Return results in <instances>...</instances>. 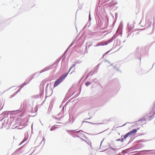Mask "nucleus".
<instances>
[{"instance_id":"1","label":"nucleus","mask_w":155,"mask_h":155,"mask_svg":"<svg viewBox=\"0 0 155 155\" xmlns=\"http://www.w3.org/2000/svg\"><path fill=\"white\" fill-rule=\"evenodd\" d=\"M155 112H154L153 111L152 113L151 112L150 114L149 115H146L143 117V118L140 119L139 120L136 121L137 123L140 122L142 123L143 121H145L146 120H150L153 118Z\"/></svg>"},{"instance_id":"2","label":"nucleus","mask_w":155,"mask_h":155,"mask_svg":"<svg viewBox=\"0 0 155 155\" xmlns=\"http://www.w3.org/2000/svg\"><path fill=\"white\" fill-rule=\"evenodd\" d=\"M46 81L45 80L43 81L40 85V94L41 95H42L44 92V86L45 84L46 83Z\"/></svg>"},{"instance_id":"3","label":"nucleus","mask_w":155,"mask_h":155,"mask_svg":"<svg viewBox=\"0 0 155 155\" xmlns=\"http://www.w3.org/2000/svg\"><path fill=\"white\" fill-rule=\"evenodd\" d=\"M64 80V79H63L61 76H60V77L55 81L53 86L54 88L60 84Z\"/></svg>"},{"instance_id":"4","label":"nucleus","mask_w":155,"mask_h":155,"mask_svg":"<svg viewBox=\"0 0 155 155\" xmlns=\"http://www.w3.org/2000/svg\"><path fill=\"white\" fill-rule=\"evenodd\" d=\"M62 59V57H61L59 58H58L57 59L55 62L53 64H52L50 65V66H47V68H49V70L53 68H54V65L55 64H56V66H57L58 64L59 61H60L61 59Z\"/></svg>"},{"instance_id":"5","label":"nucleus","mask_w":155,"mask_h":155,"mask_svg":"<svg viewBox=\"0 0 155 155\" xmlns=\"http://www.w3.org/2000/svg\"><path fill=\"white\" fill-rule=\"evenodd\" d=\"M49 70V68H48L47 67H46L44 69L41 70L40 72H38L37 73H36L34 75H35V77H37L38 76H39L41 73L45 71H47L48 70Z\"/></svg>"},{"instance_id":"6","label":"nucleus","mask_w":155,"mask_h":155,"mask_svg":"<svg viewBox=\"0 0 155 155\" xmlns=\"http://www.w3.org/2000/svg\"><path fill=\"white\" fill-rule=\"evenodd\" d=\"M67 132L70 135L72 136L73 137L75 138V136H74V133L75 131V130H67Z\"/></svg>"},{"instance_id":"7","label":"nucleus","mask_w":155,"mask_h":155,"mask_svg":"<svg viewBox=\"0 0 155 155\" xmlns=\"http://www.w3.org/2000/svg\"><path fill=\"white\" fill-rule=\"evenodd\" d=\"M137 133V130L136 129H134L129 132H128L130 137H131L132 136L134 135L135 134Z\"/></svg>"},{"instance_id":"8","label":"nucleus","mask_w":155,"mask_h":155,"mask_svg":"<svg viewBox=\"0 0 155 155\" xmlns=\"http://www.w3.org/2000/svg\"><path fill=\"white\" fill-rule=\"evenodd\" d=\"M29 82V81H28L27 79L26 80L23 84L19 86V87H21V88H22L28 84Z\"/></svg>"},{"instance_id":"9","label":"nucleus","mask_w":155,"mask_h":155,"mask_svg":"<svg viewBox=\"0 0 155 155\" xmlns=\"http://www.w3.org/2000/svg\"><path fill=\"white\" fill-rule=\"evenodd\" d=\"M2 115H4V116H5V117H4L2 120H3V119H4L5 117H8V112L7 111H4V112H3L2 114Z\"/></svg>"},{"instance_id":"10","label":"nucleus","mask_w":155,"mask_h":155,"mask_svg":"<svg viewBox=\"0 0 155 155\" xmlns=\"http://www.w3.org/2000/svg\"><path fill=\"white\" fill-rule=\"evenodd\" d=\"M91 14H90V11L89 12V18H88V21L87 22V24H89L88 26V27H89L90 26V25L91 24Z\"/></svg>"},{"instance_id":"11","label":"nucleus","mask_w":155,"mask_h":155,"mask_svg":"<svg viewBox=\"0 0 155 155\" xmlns=\"http://www.w3.org/2000/svg\"><path fill=\"white\" fill-rule=\"evenodd\" d=\"M129 136H130L128 133L124 135H121V137L123 138L124 140L126 139Z\"/></svg>"},{"instance_id":"12","label":"nucleus","mask_w":155,"mask_h":155,"mask_svg":"<svg viewBox=\"0 0 155 155\" xmlns=\"http://www.w3.org/2000/svg\"><path fill=\"white\" fill-rule=\"evenodd\" d=\"M135 149H136L133 148V147H131L125 150L124 151H125L126 152H128Z\"/></svg>"},{"instance_id":"13","label":"nucleus","mask_w":155,"mask_h":155,"mask_svg":"<svg viewBox=\"0 0 155 155\" xmlns=\"http://www.w3.org/2000/svg\"><path fill=\"white\" fill-rule=\"evenodd\" d=\"M89 123V124H103V123H100V124L94 123L91 122H89V121H83L82 122V123Z\"/></svg>"},{"instance_id":"14","label":"nucleus","mask_w":155,"mask_h":155,"mask_svg":"<svg viewBox=\"0 0 155 155\" xmlns=\"http://www.w3.org/2000/svg\"><path fill=\"white\" fill-rule=\"evenodd\" d=\"M57 125H55L54 126H52L51 128L50 129V130L51 131H53L55 130L57 127H56V126H57Z\"/></svg>"},{"instance_id":"15","label":"nucleus","mask_w":155,"mask_h":155,"mask_svg":"<svg viewBox=\"0 0 155 155\" xmlns=\"http://www.w3.org/2000/svg\"><path fill=\"white\" fill-rule=\"evenodd\" d=\"M69 72H68L66 73H65L62 76H61L62 78L63 79H64L65 78L67 77V76Z\"/></svg>"},{"instance_id":"16","label":"nucleus","mask_w":155,"mask_h":155,"mask_svg":"<svg viewBox=\"0 0 155 155\" xmlns=\"http://www.w3.org/2000/svg\"><path fill=\"white\" fill-rule=\"evenodd\" d=\"M133 24H132L131 25H130L129 23H128L127 24V26L128 27H129L130 29H132L134 27V25H133Z\"/></svg>"},{"instance_id":"17","label":"nucleus","mask_w":155,"mask_h":155,"mask_svg":"<svg viewBox=\"0 0 155 155\" xmlns=\"http://www.w3.org/2000/svg\"><path fill=\"white\" fill-rule=\"evenodd\" d=\"M151 140V139L148 140H145L144 139H141V140H139V141L140 142H144L149 141Z\"/></svg>"},{"instance_id":"18","label":"nucleus","mask_w":155,"mask_h":155,"mask_svg":"<svg viewBox=\"0 0 155 155\" xmlns=\"http://www.w3.org/2000/svg\"><path fill=\"white\" fill-rule=\"evenodd\" d=\"M92 83L91 82L87 81L85 83V84L86 86H88Z\"/></svg>"},{"instance_id":"19","label":"nucleus","mask_w":155,"mask_h":155,"mask_svg":"<svg viewBox=\"0 0 155 155\" xmlns=\"http://www.w3.org/2000/svg\"><path fill=\"white\" fill-rule=\"evenodd\" d=\"M93 71H90L87 75L85 78L84 79V81H85L88 78L89 76L90 75V73L92 72Z\"/></svg>"},{"instance_id":"20","label":"nucleus","mask_w":155,"mask_h":155,"mask_svg":"<svg viewBox=\"0 0 155 155\" xmlns=\"http://www.w3.org/2000/svg\"><path fill=\"white\" fill-rule=\"evenodd\" d=\"M118 35L116 33L114 34L112 38H111L113 40L115 39L117 36Z\"/></svg>"},{"instance_id":"21","label":"nucleus","mask_w":155,"mask_h":155,"mask_svg":"<svg viewBox=\"0 0 155 155\" xmlns=\"http://www.w3.org/2000/svg\"><path fill=\"white\" fill-rule=\"evenodd\" d=\"M49 84H47L46 85L45 88V91L46 94H48V87L49 86Z\"/></svg>"},{"instance_id":"22","label":"nucleus","mask_w":155,"mask_h":155,"mask_svg":"<svg viewBox=\"0 0 155 155\" xmlns=\"http://www.w3.org/2000/svg\"><path fill=\"white\" fill-rule=\"evenodd\" d=\"M114 40L111 38H110V39H108L107 41V43L106 45H107V44H109V43H111V42H112Z\"/></svg>"},{"instance_id":"23","label":"nucleus","mask_w":155,"mask_h":155,"mask_svg":"<svg viewBox=\"0 0 155 155\" xmlns=\"http://www.w3.org/2000/svg\"><path fill=\"white\" fill-rule=\"evenodd\" d=\"M28 121V120L27 118H25L24 120H22V122H24V123H27Z\"/></svg>"},{"instance_id":"24","label":"nucleus","mask_w":155,"mask_h":155,"mask_svg":"<svg viewBox=\"0 0 155 155\" xmlns=\"http://www.w3.org/2000/svg\"><path fill=\"white\" fill-rule=\"evenodd\" d=\"M115 18L114 20V21L115 22L117 19V18L118 17V13L117 12H116L115 14Z\"/></svg>"},{"instance_id":"25","label":"nucleus","mask_w":155,"mask_h":155,"mask_svg":"<svg viewBox=\"0 0 155 155\" xmlns=\"http://www.w3.org/2000/svg\"><path fill=\"white\" fill-rule=\"evenodd\" d=\"M67 55V54L66 52H64L63 54L62 55V56L61 57H62V58H66V56Z\"/></svg>"},{"instance_id":"26","label":"nucleus","mask_w":155,"mask_h":155,"mask_svg":"<svg viewBox=\"0 0 155 155\" xmlns=\"http://www.w3.org/2000/svg\"><path fill=\"white\" fill-rule=\"evenodd\" d=\"M142 151L149 152H150V151H155V150H143Z\"/></svg>"},{"instance_id":"27","label":"nucleus","mask_w":155,"mask_h":155,"mask_svg":"<svg viewBox=\"0 0 155 155\" xmlns=\"http://www.w3.org/2000/svg\"><path fill=\"white\" fill-rule=\"evenodd\" d=\"M74 41H73L71 43L69 46V48H70L71 46H72L74 43Z\"/></svg>"},{"instance_id":"28","label":"nucleus","mask_w":155,"mask_h":155,"mask_svg":"<svg viewBox=\"0 0 155 155\" xmlns=\"http://www.w3.org/2000/svg\"><path fill=\"white\" fill-rule=\"evenodd\" d=\"M76 64H77V62H76L75 63L71 65V67L70 69H72L74 67H75L76 66Z\"/></svg>"},{"instance_id":"29","label":"nucleus","mask_w":155,"mask_h":155,"mask_svg":"<svg viewBox=\"0 0 155 155\" xmlns=\"http://www.w3.org/2000/svg\"><path fill=\"white\" fill-rule=\"evenodd\" d=\"M24 146L21 147H20L18 149H17L16 150V152H18L20 150H21L22 149V148Z\"/></svg>"},{"instance_id":"30","label":"nucleus","mask_w":155,"mask_h":155,"mask_svg":"<svg viewBox=\"0 0 155 155\" xmlns=\"http://www.w3.org/2000/svg\"><path fill=\"white\" fill-rule=\"evenodd\" d=\"M80 92H81L80 91L78 93H77V94H75V95L74 97V98L77 97L79 96V95L80 94Z\"/></svg>"},{"instance_id":"31","label":"nucleus","mask_w":155,"mask_h":155,"mask_svg":"<svg viewBox=\"0 0 155 155\" xmlns=\"http://www.w3.org/2000/svg\"><path fill=\"white\" fill-rule=\"evenodd\" d=\"M17 93L15 92L13 94H12V95L11 96H10V97L11 98H12L13 97H14V96H15V95H16L17 94Z\"/></svg>"},{"instance_id":"32","label":"nucleus","mask_w":155,"mask_h":155,"mask_svg":"<svg viewBox=\"0 0 155 155\" xmlns=\"http://www.w3.org/2000/svg\"><path fill=\"white\" fill-rule=\"evenodd\" d=\"M45 137H43L42 141L41 142V143H42L43 141L44 142H43V145H44L45 143Z\"/></svg>"},{"instance_id":"33","label":"nucleus","mask_w":155,"mask_h":155,"mask_svg":"<svg viewBox=\"0 0 155 155\" xmlns=\"http://www.w3.org/2000/svg\"><path fill=\"white\" fill-rule=\"evenodd\" d=\"M108 144H109V147H110V149H111L113 150H114V151H115V150L117 149H114L112 147H111L110 146V143H108Z\"/></svg>"},{"instance_id":"34","label":"nucleus","mask_w":155,"mask_h":155,"mask_svg":"<svg viewBox=\"0 0 155 155\" xmlns=\"http://www.w3.org/2000/svg\"><path fill=\"white\" fill-rule=\"evenodd\" d=\"M35 75L34 74V75H33L31 77V78H29V79H28V81H29V82H30V81L31 80H32L34 78V76H35Z\"/></svg>"},{"instance_id":"35","label":"nucleus","mask_w":155,"mask_h":155,"mask_svg":"<svg viewBox=\"0 0 155 155\" xmlns=\"http://www.w3.org/2000/svg\"><path fill=\"white\" fill-rule=\"evenodd\" d=\"M132 31H130V32H128V35H127V38L130 35H131V33H132Z\"/></svg>"},{"instance_id":"36","label":"nucleus","mask_w":155,"mask_h":155,"mask_svg":"<svg viewBox=\"0 0 155 155\" xmlns=\"http://www.w3.org/2000/svg\"><path fill=\"white\" fill-rule=\"evenodd\" d=\"M97 69H95L94 71V72L92 73L91 74V76H92V75H93V74H94V73H95V72H97Z\"/></svg>"},{"instance_id":"37","label":"nucleus","mask_w":155,"mask_h":155,"mask_svg":"<svg viewBox=\"0 0 155 155\" xmlns=\"http://www.w3.org/2000/svg\"><path fill=\"white\" fill-rule=\"evenodd\" d=\"M53 117L57 120H59V121H60L61 120V118H58L54 116H53Z\"/></svg>"},{"instance_id":"38","label":"nucleus","mask_w":155,"mask_h":155,"mask_svg":"<svg viewBox=\"0 0 155 155\" xmlns=\"http://www.w3.org/2000/svg\"><path fill=\"white\" fill-rule=\"evenodd\" d=\"M20 87V88L18 89V90L16 92L17 93H18V92H20V91H21V90L22 88H21V87Z\"/></svg>"},{"instance_id":"39","label":"nucleus","mask_w":155,"mask_h":155,"mask_svg":"<svg viewBox=\"0 0 155 155\" xmlns=\"http://www.w3.org/2000/svg\"><path fill=\"white\" fill-rule=\"evenodd\" d=\"M133 140V139H132L131 138L129 140V142L128 143V144L130 143L131 142H132V141Z\"/></svg>"},{"instance_id":"40","label":"nucleus","mask_w":155,"mask_h":155,"mask_svg":"<svg viewBox=\"0 0 155 155\" xmlns=\"http://www.w3.org/2000/svg\"><path fill=\"white\" fill-rule=\"evenodd\" d=\"M81 131H82V130H78V131H76L75 130V133H76V134H78Z\"/></svg>"},{"instance_id":"41","label":"nucleus","mask_w":155,"mask_h":155,"mask_svg":"<svg viewBox=\"0 0 155 155\" xmlns=\"http://www.w3.org/2000/svg\"><path fill=\"white\" fill-rule=\"evenodd\" d=\"M135 124H134L135 125H137V124H141V123L139 122V123H137L136 122V121L135 122Z\"/></svg>"},{"instance_id":"42","label":"nucleus","mask_w":155,"mask_h":155,"mask_svg":"<svg viewBox=\"0 0 155 155\" xmlns=\"http://www.w3.org/2000/svg\"><path fill=\"white\" fill-rule=\"evenodd\" d=\"M117 71H119L120 73H121L122 71L120 70L118 68H116L115 69Z\"/></svg>"},{"instance_id":"43","label":"nucleus","mask_w":155,"mask_h":155,"mask_svg":"<svg viewBox=\"0 0 155 155\" xmlns=\"http://www.w3.org/2000/svg\"><path fill=\"white\" fill-rule=\"evenodd\" d=\"M49 90H50V91H51V94L50 95H51L53 93V89L52 88H49Z\"/></svg>"},{"instance_id":"44","label":"nucleus","mask_w":155,"mask_h":155,"mask_svg":"<svg viewBox=\"0 0 155 155\" xmlns=\"http://www.w3.org/2000/svg\"><path fill=\"white\" fill-rule=\"evenodd\" d=\"M24 142V141H22L19 144L18 146H20Z\"/></svg>"},{"instance_id":"45","label":"nucleus","mask_w":155,"mask_h":155,"mask_svg":"<svg viewBox=\"0 0 155 155\" xmlns=\"http://www.w3.org/2000/svg\"><path fill=\"white\" fill-rule=\"evenodd\" d=\"M124 140V139L123 138H121V140L120 141L121 142H123Z\"/></svg>"},{"instance_id":"46","label":"nucleus","mask_w":155,"mask_h":155,"mask_svg":"<svg viewBox=\"0 0 155 155\" xmlns=\"http://www.w3.org/2000/svg\"><path fill=\"white\" fill-rule=\"evenodd\" d=\"M111 50H109V51L106 52V53H105V54H106V55H107V54H108L110 51H111Z\"/></svg>"},{"instance_id":"47","label":"nucleus","mask_w":155,"mask_h":155,"mask_svg":"<svg viewBox=\"0 0 155 155\" xmlns=\"http://www.w3.org/2000/svg\"><path fill=\"white\" fill-rule=\"evenodd\" d=\"M65 58H63L62 60V62H63L64 61H65Z\"/></svg>"},{"instance_id":"48","label":"nucleus","mask_w":155,"mask_h":155,"mask_svg":"<svg viewBox=\"0 0 155 155\" xmlns=\"http://www.w3.org/2000/svg\"><path fill=\"white\" fill-rule=\"evenodd\" d=\"M4 121H5V122H3V123H2V127H1V128H3V126H4V124H5V120H4Z\"/></svg>"},{"instance_id":"49","label":"nucleus","mask_w":155,"mask_h":155,"mask_svg":"<svg viewBox=\"0 0 155 155\" xmlns=\"http://www.w3.org/2000/svg\"><path fill=\"white\" fill-rule=\"evenodd\" d=\"M121 140V138H118L116 140V141H120Z\"/></svg>"},{"instance_id":"50","label":"nucleus","mask_w":155,"mask_h":155,"mask_svg":"<svg viewBox=\"0 0 155 155\" xmlns=\"http://www.w3.org/2000/svg\"><path fill=\"white\" fill-rule=\"evenodd\" d=\"M99 64H98L96 67L95 68H97V69L99 67Z\"/></svg>"},{"instance_id":"51","label":"nucleus","mask_w":155,"mask_h":155,"mask_svg":"<svg viewBox=\"0 0 155 155\" xmlns=\"http://www.w3.org/2000/svg\"><path fill=\"white\" fill-rule=\"evenodd\" d=\"M87 25H88V24H87V23L86 25L85 26H84V28H83V30H84L85 29V28L87 27Z\"/></svg>"},{"instance_id":"52","label":"nucleus","mask_w":155,"mask_h":155,"mask_svg":"<svg viewBox=\"0 0 155 155\" xmlns=\"http://www.w3.org/2000/svg\"><path fill=\"white\" fill-rule=\"evenodd\" d=\"M104 140V138L102 140L101 142V144H100V146H101L102 143L103 142V141Z\"/></svg>"},{"instance_id":"53","label":"nucleus","mask_w":155,"mask_h":155,"mask_svg":"<svg viewBox=\"0 0 155 155\" xmlns=\"http://www.w3.org/2000/svg\"><path fill=\"white\" fill-rule=\"evenodd\" d=\"M27 140V139L26 138L24 139L22 141H24V142H25Z\"/></svg>"},{"instance_id":"54","label":"nucleus","mask_w":155,"mask_h":155,"mask_svg":"<svg viewBox=\"0 0 155 155\" xmlns=\"http://www.w3.org/2000/svg\"><path fill=\"white\" fill-rule=\"evenodd\" d=\"M92 117H90V118H85L84 120H89V119H90Z\"/></svg>"},{"instance_id":"55","label":"nucleus","mask_w":155,"mask_h":155,"mask_svg":"<svg viewBox=\"0 0 155 155\" xmlns=\"http://www.w3.org/2000/svg\"><path fill=\"white\" fill-rule=\"evenodd\" d=\"M8 121H9L8 120H8H7V121H6V122L5 123V124H8Z\"/></svg>"},{"instance_id":"56","label":"nucleus","mask_w":155,"mask_h":155,"mask_svg":"<svg viewBox=\"0 0 155 155\" xmlns=\"http://www.w3.org/2000/svg\"><path fill=\"white\" fill-rule=\"evenodd\" d=\"M74 136H75V137H79L78 136V135H77L76 134H74Z\"/></svg>"},{"instance_id":"57","label":"nucleus","mask_w":155,"mask_h":155,"mask_svg":"<svg viewBox=\"0 0 155 155\" xmlns=\"http://www.w3.org/2000/svg\"><path fill=\"white\" fill-rule=\"evenodd\" d=\"M106 61V62H107V63H108L109 64H110V62L108 60H106V61Z\"/></svg>"},{"instance_id":"58","label":"nucleus","mask_w":155,"mask_h":155,"mask_svg":"<svg viewBox=\"0 0 155 155\" xmlns=\"http://www.w3.org/2000/svg\"><path fill=\"white\" fill-rule=\"evenodd\" d=\"M128 123H125L124 124H123V125H122L121 127H123V126H125Z\"/></svg>"},{"instance_id":"59","label":"nucleus","mask_w":155,"mask_h":155,"mask_svg":"<svg viewBox=\"0 0 155 155\" xmlns=\"http://www.w3.org/2000/svg\"><path fill=\"white\" fill-rule=\"evenodd\" d=\"M113 68H114L116 69L117 67H116V66H113Z\"/></svg>"},{"instance_id":"60","label":"nucleus","mask_w":155,"mask_h":155,"mask_svg":"<svg viewBox=\"0 0 155 155\" xmlns=\"http://www.w3.org/2000/svg\"><path fill=\"white\" fill-rule=\"evenodd\" d=\"M21 110H20V109L16 110L17 111H19L20 112H21Z\"/></svg>"},{"instance_id":"61","label":"nucleus","mask_w":155,"mask_h":155,"mask_svg":"<svg viewBox=\"0 0 155 155\" xmlns=\"http://www.w3.org/2000/svg\"><path fill=\"white\" fill-rule=\"evenodd\" d=\"M140 127H137V129H136L137 130H137H139L140 128Z\"/></svg>"},{"instance_id":"62","label":"nucleus","mask_w":155,"mask_h":155,"mask_svg":"<svg viewBox=\"0 0 155 155\" xmlns=\"http://www.w3.org/2000/svg\"><path fill=\"white\" fill-rule=\"evenodd\" d=\"M68 51V50L67 49H66V50H65V51H64V52L67 53V52Z\"/></svg>"},{"instance_id":"63","label":"nucleus","mask_w":155,"mask_h":155,"mask_svg":"<svg viewBox=\"0 0 155 155\" xmlns=\"http://www.w3.org/2000/svg\"><path fill=\"white\" fill-rule=\"evenodd\" d=\"M10 87V88H9L8 89V90H7L6 91H5L4 92H4H5L6 91H7L8 90H9L10 88H12V87Z\"/></svg>"},{"instance_id":"64","label":"nucleus","mask_w":155,"mask_h":155,"mask_svg":"<svg viewBox=\"0 0 155 155\" xmlns=\"http://www.w3.org/2000/svg\"><path fill=\"white\" fill-rule=\"evenodd\" d=\"M108 148H107V149H106V150H104L102 151H106V150H108Z\"/></svg>"}]
</instances>
